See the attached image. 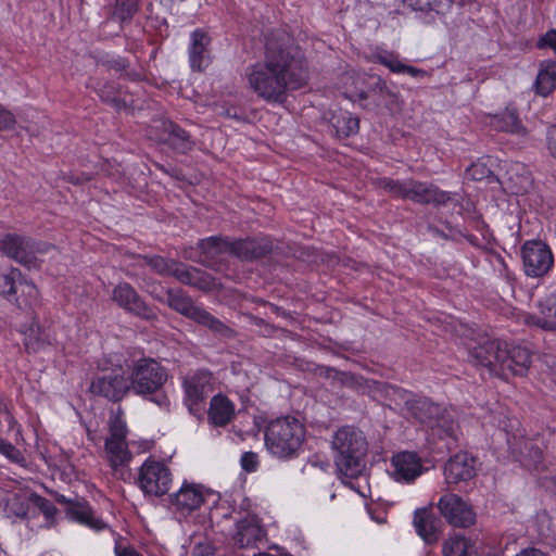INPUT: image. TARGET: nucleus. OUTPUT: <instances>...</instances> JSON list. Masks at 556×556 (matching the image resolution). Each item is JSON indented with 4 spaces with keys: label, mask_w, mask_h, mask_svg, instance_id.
I'll return each instance as SVG.
<instances>
[{
    "label": "nucleus",
    "mask_w": 556,
    "mask_h": 556,
    "mask_svg": "<svg viewBox=\"0 0 556 556\" xmlns=\"http://www.w3.org/2000/svg\"><path fill=\"white\" fill-rule=\"evenodd\" d=\"M547 147L551 154L556 159V126H552L547 131Z\"/></svg>",
    "instance_id": "603ef678"
},
{
    "label": "nucleus",
    "mask_w": 556,
    "mask_h": 556,
    "mask_svg": "<svg viewBox=\"0 0 556 556\" xmlns=\"http://www.w3.org/2000/svg\"><path fill=\"white\" fill-rule=\"evenodd\" d=\"M515 556H546L545 553H543L541 549L539 548H534V547H528V548H523L521 549L517 555Z\"/></svg>",
    "instance_id": "5fc2aeb1"
},
{
    "label": "nucleus",
    "mask_w": 556,
    "mask_h": 556,
    "mask_svg": "<svg viewBox=\"0 0 556 556\" xmlns=\"http://www.w3.org/2000/svg\"><path fill=\"white\" fill-rule=\"evenodd\" d=\"M541 457H542L541 451L539 448L533 450L531 447L529 454L523 455V457L520 460L526 467L538 468Z\"/></svg>",
    "instance_id": "c03bdc74"
},
{
    "label": "nucleus",
    "mask_w": 556,
    "mask_h": 556,
    "mask_svg": "<svg viewBox=\"0 0 556 556\" xmlns=\"http://www.w3.org/2000/svg\"><path fill=\"white\" fill-rule=\"evenodd\" d=\"M339 89L345 98L356 101L366 96V75L356 71H346L339 78Z\"/></svg>",
    "instance_id": "a878e982"
},
{
    "label": "nucleus",
    "mask_w": 556,
    "mask_h": 556,
    "mask_svg": "<svg viewBox=\"0 0 556 556\" xmlns=\"http://www.w3.org/2000/svg\"><path fill=\"white\" fill-rule=\"evenodd\" d=\"M0 251L28 269H38L41 261L36 253L45 250L29 239L16 235H7L0 240Z\"/></svg>",
    "instance_id": "9b49d317"
},
{
    "label": "nucleus",
    "mask_w": 556,
    "mask_h": 556,
    "mask_svg": "<svg viewBox=\"0 0 556 556\" xmlns=\"http://www.w3.org/2000/svg\"><path fill=\"white\" fill-rule=\"evenodd\" d=\"M168 305L181 315L204 325L215 331L223 329V324L213 317L208 312L194 305L189 296L179 290L168 291Z\"/></svg>",
    "instance_id": "2eb2a0df"
},
{
    "label": "nucleus",
    "mask_w": 556,
    "mask_h": 556,
    "mask_svg": "<svg viewBox=\"0 0 556 556\" xmlns=\"http://www.w3.org/2000/svg\"><path fill=\"white\" fill-rule=\"evenodd\" d=\"M109 430L110 434L104 444L105 458L110 467L117 471L127 467L131 462V453L126 442L127 425L119 408L111 414Z\"/></svg>",
    "instance_id": "423d86ee"
},
{
    "label": "nucleus",
    "mask_w": 556,
    "mask_h": 556,
    "mask_svg": "<svg viewBox=\"0 0 556 556\" xmlns=\"http://www.w3.org/2000/svg\"><path fill=\"white\" fill-rule=\"evenodd\" d=\"M214 378L206 370H199L187 375L182 381L184 403L191 414H197L201 404L213 392Z\"/></svg>",
    "instance_id": "f8f14e48"
},
{
    "label": "nucleus",
    "mask_w": 556,
    "mask_h": 556,
    "mask_svg": "<svg viewBox=\"0 0 556 556\" xmlns=\"http://www.w3.org/2000/svg\"><path fill=\"white\" fill-rule=\"evenodd\" d=\"M540 316L535 324L546 330H556V294L545 295L539 304Z\"/></svg>",
    "instance_id": "2f4dec72"
},
{
    "label": "nucleus",
    "mask_w": 556,
    "mask_h": 556,
    "mask_svg": "<svg viewBox=\"0 0 556 556\" xmlns=\"http://www.w3.org/2000/svg\"><path fill=\"white\" fill-rule=\"evenodd\" d=\"M146 263L161 275L175 276L179 281L188 285L194 283L195 270H190L186 265L162 256L144 257Z\"/></svg>",
    "instance_id": "4be33fe9"
},
{
    "label": "nucleus",
    "mask_w": 556,
    "mask_h": 556,
    "mask_svg": "<svg viewBox=\"0 0 556 556\" xmlns=\"http://www.w3.org/2000/svg\"><path fill=\"white\" fill-rule=\"evenodd\" d=\"M7 421L9 425V428L11 430H15L16 438L22 435L21 426L17 424V421L14 419V417L11 414H7Z\"/></svg>",
    "instance_id": "6e6d98bb"
},
{
    "label": "nucleus",
    "mask_w": 556,
    "mask_h": 556,
    "mask_svg": "<svg viewBox=\"0 0 556 556\" xmlns=\"http://www.w3.org/2000/svg\"><path fill=\"white\" fill-rule=\"evenodd\" d=\"M138 8V0H116L114 16L122 21L130 18Z\"/></svg>",
    "instance_id": "79ce46f5"
},
{
    "label": "nucleus",
    "mask_w": 556,
    "mask_h": 556,
    "mask_svg": "<svg viewBox=\"0 0 556 556\" xmlns=\"http://www.w3.org/2000/svg\"><path fill=\"white\" fill-rule=\"evenodd\" d=\"M15 124L14 115L0 105V130H7L13 128Z\"/></svg>",
    "instance_id": "49530a36"
},
{
    "label": "nucleus",
    "mask_w": 556,
    "mask_h": 556,
    "mask_svg": "<svg viewBox=\"0 0 556 556\" xmlns=\"http://www.w3.org/2000/svg\"><path fill=\"white\" fill-rule=\"evenodd\" d=\"M329 465L327 463H325L323 466H321V469H326Z\"/></svg>",
    "instance_id": "052dcab7"
},
{
    "label": "nucleus",
    "mask_w": 556,
    "mask_h": 556,
    "mask_svg": "<svg viewBox=\"0 0 556 556\" xmlns=\"http://www.w3.org/2000/svg\"><path fill=\"white\" fill-rule=\"evenodd\" d=\"M235 415L233 403L223 394L212 397L208 409V419L215 426H226Z\"/></svg>",
    "instance_id": "cd10ccee"
},
{
    "label": "nucleus",
    "mask_w": 556,
    "mask_h": 556,
    "mask_svg": "<svg viewBox=\"0 0 556 556\" xmlns=\"http://www.w3.org/2000/svg\"><path fill=\"white\" fill-rule=\"evenodd\" d=\"M210 491L202 484L185 481L181 486L170 495L172 508L181 515H189L199 509L204 503Z\"/></svg>",
    "instance_id": "dca6fc26"
},
{
    "label": "nucleus",
    "mask_w": 556,
    "mask_h": 556,
    "mask_svg": "<svg viewBox=\"0 0 556 556\" xmlns=\"http://www.w3.org/2000/svg\"><path fill=\"white\" fill-rule=\"evenodd\" d=\"M154 442L148 439H139L130 442L138 454L147 453L153 447Z\"/></svg>",
    "instance_id": "8fccbe9b"
},
{
    "label": "nucleus",
    "mask_w": 556,
    "mask_h": 556,
    "mask_svg": "<svg viewBox=\"0 0 556 556\" xmlns=\"http://www.w3.org/2000/svg\"><path fill=\"white\" fill-rule=\"evenodd\" d=\"M471 357L491 372L502 377L525 376L532 363L531 353L527 348L507 342L486 341L473 348Z\"/></svg>",
    "instance_id": "f03ea898"
},
{
    "label": "nucleus",
    "mask_w": 556,
    "mask_h": 556,
    "mask_svg": "<svg viewBox=\"0 0 556 556\" xmlns=\"http://www.w3.org/2000/svg\"><path fill=\"white\" fill-rule=\"evenodd\" d=\"M539 48H551L556 54V29L548 30L538 41Z\"/></svg>",
    "instance_id": "37998d69"
},
{
    "label": "nucleus",
    "mask_w": 556,
    "mask_h": 556,
    "mask_svg": "<svg viewBox=\"0 0 556 556\" xmlns=\"http://www.w3.org/2000/svg\"><path fill=\"white\" fill-rule=\"evenodd\" d=\"M492 162L493 160L489 156L479 159L467 168V177L472 180H482L488 178L492 174Z\"/></svg>",
    "instance_id": "58836bf2"
},
{
    "label": "nucleus",
    "mask_w": 556,
    "mask_h": 556,
    "mask_svg": "<svg viewBox=\"0 0 556 556\" xmlns=\"http://www.w3.org/2000/svg\"><path fill=\"white\" fill-rule=\"evenodd\" d=\"M330 123L338 137H350L359 129V119L346 111L333 114Z\"/></svg>",
    "instance_id": "72a5a7b5"
},
{
    "label": "nucleus",
    "mask_w": 556,
    "mask_h": 556,
    "mask_svg": "<svg viewBox=\"0 0 556 556\" xmlns=\"http://www.w3.org/2000/svg\"><path fill=\"white\" fill-rule=\"evenodd\" d=\"M162 125L165 128V131L167 132V135L156 136L155 137L156 140L167 141L175 149H177L181 152H185L191 148V142L189 140V136L184 129H181L177 125H174L173 123L162 122Z\"/></svg>",
    "instance_id": "473e14b6"
},
{
    "label": "nucleus",
    "mask_w": 556,
    "mask_h": 556,
    "mask_svg": "<svg viewBox=\"0 0 556 556\" xmlns=\"http://www.w3.org/2000/svg\"><path fill=\"white\" fill-rule=\"evenodd\" d=\"M264 534L258 518L253 514H247L236 522L232 540L240 548L253 547Z\"/></svg>",
    "instance_id": "aec40b11"
},
{
    "label": "nucleus",
    "mask_w": 556,
    "mask_h": 556,
    "mask_svg": "<svg viewBox=\"0 0 556 556\" xmlns=\"http://www.w3.org/2000/svg\"><path fill=\"white\" fill-rule=\"evenodd\" d=\"M0 454L12 463L18 464L20 466H26V458L24 455L14 445L1 438Z\"/></svg>",
    "instance_id": "a19ab883"
},
{
    "label": "nucleus",
    "mask_w": 556,
    "mask_h": 556,
    "mask_svg": "<svg viewBox=\"0 0 556 556\" xmlns=\"http://www.w3.org/2000/svg\"><path fill=\"white\" fill-rule=\"evenodd\" d=\"M55 511V507L51 504H48L46 507H45V514L47 516H52L53 513Z\"/></svg>",
    "instance_id": "bf43d9fd"
},
{
    "label": "nucleus",
    "mask_w": 556,
    "mask_h": 556,
    "mask_svg": "<svg viewBox=\"0 0 556 556\" xmlns=\"http://www.w3.org/2000/svg\"><path fill=\"white\" fill-rule=\"evenodd\" d=\"M304 439V425L291 416L271 420L265 431V445L268 452L280 459L296 457Z\"/></svg>",
    "instance_id": "39448f33"
},
{
    "label": "nucleus",
    "mask_w": 556,
    "mask_h": 556,
    "mask_svg": "<svg viewBox=\"0 0 556 556\" xmlns=\"http://www.w3.org/2000/svg\"><path fill=\"white\" fill-rule=\"evenodd\" d=\"M504 189L511 194L527 192L531 185V178L527 168L520 163H511L502 180Z\"/></svg>",
    "instance_id": "393cba45"
},
{
    "label": "nucleus",
    "mask_w": 556,
    "mask_h": 556,
    "mask_svg": "<svg viewBox=\"0 0 556 556\" xmlns=\"http://www.w3.org/2000/svg\"><path fill=\"white\" fill-rule=\"evenodd\" d=\"M403 73L408 74L412 77L421 78L427 76V72L421 68H417L409 65H404Z\"/></svg>",
    "instance_id": "864d4df0"
},
{
    "label": "nucleus",
    "mask_w": 556,
    "mask_h": 556,
    "mask_svg": "<svg viewBox=\"0 0 556 556\" xmlns=\"http://www.w3.org/2000/svg\"><path fill=\"white\" fill-rule=\"evenodd\" d=\"M255 556H292V555L288 552L279 551L278 554H276V555L269 554V553H260L258 555H255Z\"/></svg>",
    "instance_id": "13d9d810"
},
{
    "label": "nucleus",
    "mask_w": 556,
    "mask_h": 556,
    "mask_svg": "<svg viewBox=\"0 0 556 556\" xmlns=\"http://www.w3.org/2000/svg\"><path fill=\"white\" fill-rule=\"evenodd\" d=\"M437 506L447 523L455 528H468L476 522L473 507L457 494L441 496Z\"/></svg>",
    "instance_id": "ddd939ff"
},
{
    "label": "nucleus",
    "mask_w": 556,
    "mask_h": 556,
    "mask_svg": "<svg viewBox=\"0 0 556 556\" xmlns=\"http://www.w3.org/2000/svg\"><path fill=\"white\" fill-rule=\"evenodd\" d=\"M113 301L125 311L144 319L154 317V313L140 299L136 290L128 283H119L113 289Z\"/></svg>",
    "instance_id": "6ab92c4d"
},
{
    "label": "nucleus",
    "mask_w": 556,
    "mask_h": 556,
    "mask_svg": "<svg viewBox=\"0 0 556 556\" xmlns=\"http://www.w3.org/2000/svg\"><path fill=\"white\" fill-rule=\"evenodd\" d=\"M477 471V459L467 452H459L446 462L444 466V480L447 484L466 482L475 478Z\"/></svg>",
    "instance_id": "a211bd4d"
},
{
    "label": "nucleus",
    "mask_w": 556,
    "mask_h": 556,
    "mask_svg": "<svg viewBox=\"0 0 556 556\" xmlns=\"http://www.w3.org/2000/svg\"><path fill=\"white\" fill-rule=\"evenodd\" d=\"M115 555L116 556H141L134 547L122 546L118 540H115Z\"/></svg>",
    "instance_id": "3c124183"
},
{
    "label": "nucleus",
    "mask_w": 556,
    "mask_h": 556,
    "mask_svg": "<svg viewBox=\"0 0 556 556\" xmlns=\"http://www.w3.org/2000/svg\"><path fill=\"white\" fill-rule=\"evenodd\" d=\"M167 379V370L159 362L143 357L135 362L129 369L128 389L168 412L170 400L163 391Z\"/></svg>",
    "instance_id": "7ed1b4c3"
},
{
    "label": "nucleus",
    "mask_w": 556,
    "mask_h": 556,
    "mask_svg": "<svg viewBox=\"0 0 556 556\" xmlns=\"http://www.w3.org/2000/svg\"><path fill=\"white\" fill-rule=\"evenodd\" d=\"M409 409L417 419L430 427L443 426L437 418L441 410L440 406L426 399L414 401L410 404Z\"/></svg>",
    "instance_id": "c756f323"
},
{
    "label": "nucleus",
    "mask_w": 556,
    "mask_h": 556,
    "mask_svg": "<svg viewBox=\"0 0 556 556\" xmlns=\"http://www.w3.org/2000/svg\"><path fill=\"white\" fill-rule=\"evenodd\" d=\"M414 527L417 534L427 543L438 540L439 520L430 509H416L414 515Z\"/></svg>",
    "instance_id": "bb28decb"
},
{
    "label": "nucleus",
    "mask_w": 556,
    "mask_h": 556,
    "mask_svg": "<svg viewBox=\"0 0 556 556\" xmlns=\"http://www.w3.org/2000/svg\"><path fill=\"white\" fill-rule=\"evenodd\" d=\"M66 517L79 525H83L96 532L105 530L109 525L102 520L87 503H76L67 507Z\"/></svg>",
    "instance_id": "b1692460"
},
{
    "label": "nucleus",
    "mask_w": 556,
    "mask_h": 556,
    "mask_svg": "<svg viewBox=\"0 0 556 556\" xmlns=\"http://www.w3.org/2000/svg\"><path fill=\"white\" fill-rule=\"evenodd\" d=\"M521 257L526 276L540 278L554 265V255L549 247L541 240H528L521 247Z\"/></svg>",
    "instance_id": "6e6552de"
},
{
    "label": "nucleus",
    "mask_w": 556,
    "mask_h": 556,
    "mask_svg": "<svg viewBox=\"0 0 556 556\" xmlns=\"http://www.w3.org/2000/svg\"><path fill=\"white\" fill-rule=\"evenodd\" d=\"M89 391L110 401H119L128 392V380L124 377L122 367L103 370L93 377Z\"/></svg>",
    "instance_id": "4468645a"
},
{
    "label": "nucleus",
    "mask_w": 556,
    "mask_h": 556,
    "mask_svg": "<svg viewBox=\"0 0 556 556\" xmlns=\"http://www.w3.org/2000/svg\"><path fill=\"white\" fill-rule=\"evenodd\" d=\"M404 3L414 11L429 12L450 7L452 0H404Z\"/></svg>",
    "instance_id": "ea45409f"
},
{
    "label": "nucleus",
    "mask_w": 556,
    "mask_h": 556,
    "mask_svg": "<svg viewBox=\"0 0 556 556\" xmlns=\"http://www.w3.org/2000/svg\"><path fill=\"white\" fill-rule=\"evenodd\" d=\"M199 249L203 254V262L210 265L219 260L224 254L235 255L240 258H254L263 253L255 240L229 241L219 237H210L201 240Z\"/></svg>",
    "instance_id": "0eeeda50"
},
{
    "label": "nucleus",
    "mask_w": 556,
    "mask_h": 556,
    "mask_svg": "<svg viewBox=\"0 0 556 556\" xmlns=\"http://www.w3.org/2000/svg\"><path fill=\"white\" fill-rule=\"evenodd\" d=\"M491 126L501 131H507L511 134L523 132L520 121L513 111H505L498 115L493 116L491 119Z\"/></svg>",
    "instance_id": "e433bc0d"
},
{
    "label": "nucleus",
    "mask_w": 556,
    "mask_h": 556,
    "mask_svg": "<svg viewBox=\"0 0 556 556\" xmlns=\"http://www.w3.org/2000/svg\"><path fill=\"white\" fill-rule=\"evenodd\" d=\"M471 543L463 535H452L443 544V556H468Z\"/></svg>",
    "instance_id": "4c0bfd02"
},
{
    "label": "nucleus",
    "mask_w": 556,
    "mask_h": 556,
    "mask_svg": "<svg viewBox=\"0 0 556 556\" xmlns=\"http://www.w3.org/2000/svg\"><path fill=\"white\" fill-rule=\"evenodd\" d=\"M386 187L396 197L410 199L419 203L444 204L451 199L446 191H442L432 185L413 180L405 182L389 180Z\"/></svg>",
    "instance_id": "1a4fd4ad"
},
{
    "label": "nucleus",
    "mask_w": 556,
    "mask_h": 556,
    "mask_svg": "<svg viewBox=\"0 0 556 556\" xmlns=\"http://www.w3.org/2000/svg\"><path fill=\"white\" fill-rule=\"evenodd\" d=\"M331 448L337 470L345 478H356L364 471L367 441L353 426H343L332 435Z\"/></svg>",
    "instance_id": "20e7f679"
},
{
    "label": "nucleus",
    "mask_w": 556,
    "mask_h": 556,
    "mask_svg": "<svg viewBox=\"0 0 556 556\" xmlns=\"http://www.w3.org/2000/svg\"><path fill=\"white\" fill-rule=\"evenodd\" d=\"M384 392L387 395H395V396H399L403 400H405L406 403H408V401L406 400V393L403 392L402 390L397 389V388H393V387H386L384 388Z\"/></svg>",
    "instance_id": "4d7b16f0"
},
{
    "label": "nucleus",
    "mask_w": 556,
    "mask_h": 556,
    "mask_svg": "<svg viewBox=\"0 0 556 556\" xmlns=\"http://www.w3.org/2000/svg\"><path fill=\"white\" fill-rule=\"evenodd\" d=\"M211 39L206 33L201 29L194 30L190 36L188 48L189 63L193 71H203L210 62Z\"/></svg>",
    "instance_id": "412c9836"
},
{
    "label": "nucleus",
    "mask_w": 556,
    "mask_h": 556,
    "mask_svg": "<svg viewBox=\"0 0 556 556\" xmlns=\"http://www.w3.org/2000/svg\"><path fill=\"white\" fill-rule=\"evenodd\" d=\"M390 477L400 483H412L424 472L421 458L415 452H399L391 458Z\"/></svg>",
    "instance_id": "f3484780"
},
{
    "label": "nucleus",
    "mask_w": 556,
    "mask_h": 556,
    "mask_svg": "<svg viewBox=\"0 0 556 556\" xmlns=\"http://www.w3.org/2000/svg\"><path fill=\"white\" fill-rule=\"evenodd\" d=\"M241 466L247 471H254L257 467V455L253 452H245L241 456Z\"/></svg>",
    "instance_id": "de8ad7c7"
},
{
    "label": "nucleus",
    "mask_w": 556,
    "mask_h": 556,
    "mask_svg": "<svg viewBox=\"0 0 556 556\" xmlns=\"http://www.w3.org/2000/svg\"><path fill=\"white\" fill-rule=\"evenodd\" d=\"M535 92L542 97H547L556 88V62L544 61L534 83Z\"/></svg>",
    "instance_id": "c85d7f7f"
},
{
    "label": "nucleus",
    "mask_w": 556,
    "mask_h": 556,
    "mask_svg": "<svg viewBox=\"0 0 556 556\" xmlns=\"http://www.w3.org/2000/svg\"><path fill=\"white\" fill-rule=\"evenodd\" d=\"M28 493L20 488L13 490H0V508L7 517L26 516L28 510Z\"/></svg>",
    "instance_id": "5701e85b"
},
{
    "label": "nucleus",
    "mask_w": 556,
    "mask_h": 556,
    "mask_svg": "<svg viewBox=\"0 0 556 556\" xmlns=\"http://www.w3.org/2000/svg\"><path fill=\"white\" fill-rule=\"evenodd\" d=\"M39 301V290L37 286L22 277L17 286V293L12 296L10 302L16 304L20 308H29Z\"/></svg>",
    "instance_id": "7c9ffc66"
},
{
    "label": "nucleus",
    "mask_w": 556,
    "mask_h": 556,
    "mask_svg": "<svg viewBox=\"0 0 556 556\" xmlns=\"http://www.w3.org/2000/svg\"><path fill=\"white\" fill-rule=\"evenodd\" d=\"M214 547L211 543L201 542L194 545L192 556H213Z\"/></svg>",
    "instance_id": "09e8293b"
},
{
    "label": "nucleus",
    "mask_w": 556,
    "mask_h": 556,
    "mask_svg": "<svg viewBox=\"0 0 556 556\" xmlns=\"http://www.w3.org/2000/svg\"><path fill=\"white\" fill-rule=\"evenodd\" d=\"M380 62L393 73H403L405 64L392 55L381 56Z\"/></svg>",
    "instance_id": "a18cd8bd"
},
{
    "label": "nucleus",
    "mask_w": 556,
    "mask_h": 556,
    "mask_svg": "<svg viewBox=\"0 0 556 556\" xmlns=\"http://www.w3.org/2000/svg\"><path fill=\"white\" fill-rule=\"evenodd\" d=\"M301 55L289 36L269 39L264 60L245 71L248 87L268 103H283L290 90L303 87L307 80Z\"/></svg>",
    "instance_id": "f257e3e1"
},
{
    "label": "nucleus",
    "mask_w": 556,
    "mask_h": 556,
    "mask_svg": "<svg viewBox=\"0 0 556 556\" xmlns=\"http://www.w3.org/2000/svg\"><path fill=\"white\" fill-rule=\"evenodd\" d=\"M24 343L28 350L37 351L46 344H51L52 338L49 331L43 329L38 323L33 321L24 330Z\"/></svg>",
    "instance_id": "f704fd0d"
},
{
    "label": "nucleus",
    "mask_w": 556,
    "mask_h": 556,
    "mask_svg": "<svg viewBox=\"0 0 556 556\" xmlns=\"http://www.w3.org/2000/svg\"><path fill=\"white\" fill-rule=\"evenodd\" d=\"M169 469L161 462L148 458L140 467L138 485L147 495L161 496L170 485Z\"/></svg>",
    "instance_id": "9d476101"
},
{
    "label": "nucleus",
    "mask_w": 556,
    "mask_h": 556,
    "mask_svg": "<svg viewBox=\"0 0 556 556\" xmlns=\"http://www.w3.org/2000/svg\"><path fill=\"white\" fill-rule=\"evenodd\" d=\"M22 277V273L16 268L0 270V294L11 301L12 296L17 293V286Z\"/></svg>",
    "instance_id": "c9c22d12"
}]
</instances>
